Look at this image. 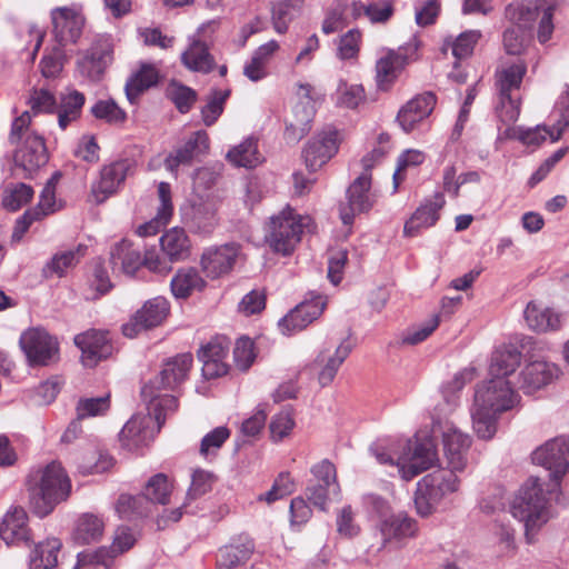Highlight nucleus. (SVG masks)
I'll use <instances>...</instances> for the list:
<instances>
[{
    "mask_svg": "<svg viewBox=\"0 0 569 569\" xmlns=\"http://www.w3.org/2000/svg\"><path fill=\"white\" fill-rule=\"evenodd\" d=\"M393 440L378 439L370 446V452L379 463L397 467L399 476L406 481L429 470L439 461L437 439L430 429H419L400 452H396Z\"/></svg>",
    "mask_w": 569,
    "mask_h": 569,
    "instance_id": "obj_1",
    "label": "nucleus"
},
{
    "mask_svg": "<svg viewBox=\"0 0 569 569\" xmlns=\"http://www.w3.org/2000/svg\"><path fill=\"white\" fill-rule=\"evenodd\" d=\"M559 490L556 481L531 476L513 498L510 512L523 523L528 543L533 542L535 533L550 519V501Z\"/></svg>",
    "mask_w": 569,
    "mask_h": 569,
    "instance_id": "obj_2",
    "label": "nucleus"
},
{
    "mask_svg": "<svg viewBox=\"0 0 569 569\" xmlns=\"http://www.w3.org/2000/svg\"><path fill=\"white\" fill-rule=\"evenodd\" d=\"M31 113L24 111L16 118L11 126L9 140L16 146L13 161L17 170L24 178H30L49 160L48 150L42 136L30 128Z\"/></svg>",
    "mask_w": 569,
    "mask_h": 569,
    "instance_id": "obj_3",
    "label": "nucleus"
},
{
    "mask_svg": "<svg viewBox=\"0 0 569 569\" xmlns=\"http://www.w3.org/2000/svg\"><path fill=\"white\" fill-rule=\"evenodd\" d=\"M517 401V395L510 382L503 377L486 380L477 385L470 416L473 423L490 427L498 417L510 410Z\"/></svg>",
    "mask_w": 569,
    "mask_h": 569,
    "instance_id": "obj_4",
    "label": "nucleus"
},
{
    "mask_svg": "<svg viewBox=\"0 0 569 569\" xmlns=\"http://www.w3.org/2000/svg\"><path fill=\"white\" fill-rule=\"evenodd\" d=\"M39 473V479L30 492V508L34 515L43 518L69 498L71 480L58 461H51Z\"/></svg>",
    "mask_w": 569,
    "mask_h": 569,
    "instance_id": "obj_5",
    "label": "nucleus"
},
{
    "mask_svg": "<svg viewBox=\"0 0 569 569\" xmlns=\"http://www.w3.org/2000/svg\"><path fill=\"white\" fill-rule=\"evenodd\" d=\"M310 223V217L300 216L287 206L270 218L266 242L274 252L288 256L295 250L303 230L308 229Z\"/></svg>",
    "mask_w": 569,
    "mask_h": 569,
    "instance_id": "obj_6",
    "label": "nucleus"
},
{
    "mask_svg": "<svg viewBox=\"0 0 569 569\" xmlns=\"http://www.w3.org/2000/svg\"><path fill=\"white\" fill-rule=\"evenodd\" d=\"M450 469H438L418 481L415 505L421 517H428L449 496L457 492L460 480Z\"/></svg>",
    "mask_w": 569,
    "mask_h": 569,
    "instance_id": "obj_7",
    "label": "nucleus"
},
{
    "mask_svg": "<svg viewBox=\"0 0 569 569\" xmlns=\"http://www.w3.org/2000/svg\"><path fill=\"white\" fill-rule=\"evenodd\" d=\"M112 59L111 40L106 36H99L87 50L79 52L77 72L89 82H98L102 79Z\"/></svg>",
    "mask_w": 569,
    "mask_h": 569,
    "instance_id": "obj_8",
    "label": "nucleus"
},
{
    "mask_svg": "<svg viewBox=\"0 0 569 569\" xmlns=\"http://www.w3.org/2000/svg\"><path fill=\"white\" fill-rule=\"evenodd\" d=\"M537 10L529 6L511 4L507 8V17L513 23L503 32V47L509 54H520L529 38Z\"/></svg>",
    "mask_w": 569,
    "mask_h": 569,
    "instance_id": "obj_9",
    "label": "nucleus"
},
{
    "mask_svg": "<svg viewBox=\"0 0 569 569\" xmlns=\"http://www.w3.org/2000/svg\"><path fill=\"white\" fill-rule=\"evenodd\" d=\"M19 345L30 366H48L58 359V342L43 328L23 331Z\"/></svg>",
    "mask_w": 569,
    "mask_h": 569,
    "instance_id": "obj_10",
    "label": "nucleus"
},
{
    "mask_svg": "<svg viewBox=\"0 0 569 569\" xmlns=\"http://www.w3.org/2000/svg\"><path fill=\"white\" fill-rule=\"evenodd\" d=\"M50 18L54 38L60 46L78 42L86 24L82 4L72 3L53 8Z\"/></svg>",
    "mask_w": 569,
    "mask_h": 569,
    "instance_id": "obj_11",
    "label": "nucleus"
},
{
    "mask_svg": "<svg viewBox=\"0 0 569 569\" xmlns=\"http://www.w3.org/2000/svg\"><path fill=\"white\" fill-rule=\"evenodd\" d=\"M569 456V437H556L537 448L531 459L533 463L545 467L549 473L547 481H560L568 470L566 457Z\"/></svg>",
    "mask_w": 569,
    "mask_h": 569,
    "instance_id": "obj_12",
    "label": "nucleus"
},
{
    "mask_svg": "<svg viewBox=\"0 0 569 569\" xmlns=\"http://www.w3.org/2000/svg\"><path fill=\"white\" fill-rule=\"evenodd\" d=\"M342 137L340 131L328 128L317 133L302 151L306 167L310 172L321 169L339 150Z\"/></svg>",
    "mask_w": 569,
    "mask_h": 569,
    "instance_id": "obj_13",
    "label": "nucleus"
},
{
    "mask_svg": "<svg viewBox=\"0 0 569 569\" xmlns=\"http://www.w3.org/2000/svg\"><path fill=\"white\" fill-rule=\"evenodd\" d=\"M170 305L163 297L149 299L122 326V332L128 338H136L142 331L160 326L168 317Z\"/></svg>",
    "mask_w": 569,
    "mask_h": 569,
    "instance_id": "obj_14",
    "label": "nucleus"
},
{
    "mask_svg": "<svg viewBox=\"0 0 569 569\" xmlns=\"http://www.w3.org/2000/svg\"><path fill=\"white\" fill-rule=\"evenodd\" d=\"M192 366V356L181 353L169 359L162 367L159 375L142 387V395H150L153 390L173 391L182 383Z\"/></svg>",
    "mask_w": 569,
    "mask_h": 569,
    "instance_id": "obj_15",
    "label": "nucleus"
},
{
    "mask_svg": "<svg viewBox=\"0 0 569 569\" xmlns=\"http://www.w3.org/2000/svg\"><path fill=\"white\" fill-rule=\"evenodd\" d=\"M418 50L417 41L400 47L397 51L388 50L376 63V82L380 90H388L398 78L402 68L413 59Z\"/></svg>",
    "mask_w": 569,
    "mask_h": 569,
    "instance_id": "obj_16",
    "label": "nucleus"
},
{
    "mask_svg": "<svg viewBox=\"0 0 569 569\" xmlns=\"http://www.w3.org/2000/svg\"><path fill=\"white\" fill-rule=\"evenodd\" d=\"M473 378V369L465 368L457 372L450 380L446 381L440 389L442 400L435 407V425L451 423L449 417L460 405L461 391L467 381Z\"/></svg>",
    "mask_w": 569,
    "mask_h": 569,
    "instance_id": "obj_17",
    "label": "nucleus"
},
{
    "mask_svg": "<svg viewBox=\"0 0 569 569\" xmlns=\"http://www.w3.org/2000/svg\"><path fill=\"white\" fill-rule=\"evenodd\" d=\"M371 176L362 172L348 188L347 202L340 204V218L343 224H351L355 216L368 211L375 202L371 192Z\"/></svg>",
    "mask_w": 569,
    "mask_h": 569,
    "instance_id": "obj_18",
    "label": "nucleus"
},
{
    "mask_svg": "<svg viewBox=\"0 0 569 569\" xmlns=\"http://www.w3.org/2000/svg\"><path fill=\"white\" fill-rule=\"evenodd\" d=\"M312 91L313 88L308 83L299 86L298 96L301 101L293 107L292 117L287 121L284 131V137L289 142H298L311 128L315 116Z\"/></svg>",
    "mask_w": 569,
    "mask_h": 569,
    "instance_id": "obj_19",
    "label": "nucleus"
},
{
    "mask_svg": "<svg viewBox=\"0 0 569 569\" xmlns=\"http://www.w3.org/2000/svg\"><path fill=\"white\" fill-rule=\"evenodd\" d=\"M148 400V415L142 420L140 416H133L123 427L137 426L149 427L151 422L162 427L169 422L178 409L177 398L161 390H153L150 395H142Z\"/></svg>",
    "mask_w": 569,
    "mask_h": 569,
    "instance_id": "obj_20",
    "label": "nucleus"
},
{
    "mask_svg": "<svg viewBox=\"0 0 569 569\" xmlns=\"http://www.w3.org/2000/svg\"><path fill=\"white\" fill-rule=\"evenodd\" d=\"M326 306L327 299L325 297L310 292V299L298 305L278 322L279 329L283 335L300 331L318 319Z\"/></svg>",
    "mask_w": 569,
    "mask_h": 569,
    "instance_id": "obj_21",
    "label": "nucleus"
},
{
    "mask_svg": "<svg viewBox=\"0 0 569 569\" xmlns=\"http://www.w3.org/2000/svg\"><path fill=\"white\" fill-rule=\"evenodd\" d=\"M560 368L546 360L528 361L520 370L517 379L518 389L531 395L558 379Z\"/></svg>",
    "mask_w": 569,
    "mask_h": 569,
    "instance_id": "obj_22",
    "label": "nucleus"
},
{
    "mask_svg": "<svg viewBox=\"0 0 569 569\" xmlns=\"http://www.w3.org/2000/svg\"><path fill=\"white\" fill-rule=\"evenodd\" d=\"M239 252L240 247L236 243L210 247L206 249L201 256V269L207 277L217 279L231 271Z\"/></svg>",
    "mask_w": 569,
    "mask_h": 569,
    "instance_id": "obj_23",
    "label": "nucleus"
},
{
    "mask_svg": "<svg viewBox=\"0 0 569 569\" xmlns=\"http://www.w3.org/2000/svg\"><path fill=\"white\" fill-rule=\"evenodd\" d=\"M376 528L381 536L382 546L389 543L401 545L418 533L417 521L406 512L390 513L388 517L380 519Z\"/></svg>",
    "mask_w": 569,
    "mask_h": 569,
    "instance_id": "obj_24",
    "label": "nucleus"
},
{
    "mask_svg": "<svg viewBox=\"0 0 569 569\" xmlns=\"http://www.w3.org/2000/svg\"><path fill=\"white\" fill-rule=\"evenodd\" d=\"M74 343L82 352L81 359L86 367H94L100 360L110 357L113 350L108 332L94 329L77 335Z\"/></svg>",
    "mask_w": 569,
    "mask_h": 569,
    "instance_id": "obj_25",
    "label": "nucleus"
},
{
    "mask_svg": "<svg viewBox=\"0 0 569 569\" xmlns=\"http://www.w3.org/2000/svg\"><path fill=\"white\" fill-rule=\"evenodd\" d=\"M436 102V96L431 92L417 94L409 100L397 114V121L401 129L406 133L413 131L431 114Z\"/></svg>",
    "mask_w": 569,
    "mask_h": 569,
    "instance_id": "obj_26",
    "label": "nucleus"
},
{
    "mask_svg": "<svg viewBox=\"0 0 569 569\" xmlns=\"http://www.w3.org/2000/svg\"><path fill=\"white\" fill-rule=\"evenodd\" d=\"M254 540L248 533L233 536L229 543L219 549L218 568L232 569L244 565L254 553Z\"/></svg>",
    "mask_w": 569,
    "mask_h": 569,
    "instance_id": "obj_27",
    "label": "nucleus"
},
{
    "mask_svg": "<svg viewBox=\"0 0 569 569\" xmlns=\"http://www.w3.org/2000/svg\"><path fill=\"white\" fill-rule=\"evenodd\" d=\"M229 342L226 339H213L201 348L199 359L202 362V376L206 379H214L228 372L226 358Z\"/></svg>",
    "mask_w": 569,
    "mask_h": 569,
    "instance_id": "obj_28",
    "label": "nucleus"
},
{
    "mask_svg": "<svg viewBox=\"0 0 569 569\" xmlns=\"http://www.w3.org/2000/svg\"><path fill=\"white\" fill-rule=\"evenodd\" d=\"M445 203V197L440 192L435 193L432 198L421 203L410 219L406 221L403 227L405 236L415 237L421 229L435 226L439 219V211L443 208Z\"/></svg>",
    "mask_w": 569,
    "mask_h": 569,
    "instance_id": "obj_29",
    "label": "nucleus"
},
{
    "mask_svg": "<svg viewBox=\"0 0 569 569\" xmlns=\"http://www.w3.org/2000/svg\"><path fill=\"white\" fill-rule=\"evenodd\" d=\"M350 352L351 345L347 340L341 341L333 350L323 349L319 352L315 359V366L319 369L318 381L322 387L333 381L340 366Z\"/></svg>",
    "mask_w": 569,
    "mask_h": 569,
    "instance_id": "obj_30",
    "label": "nucleus"
},
{
    "mask_svg": "<svg viewBox=\"0 0 569 569\" xmlns=\"http://www.w3.org/2000/svg\"><path fill=\"white\" fill-rule=\"evenodd\" d=\"M129 166L126 161H117L102 168L100 178L91 187V197L96 203H102L124 181Z\"/></svg>",
    "mask_w": 569,
    "mask_h": 569,
    "instance_id": "obj_31",
    "label": "nucleus"
},
{
    "mask_svg": "<svg viewBox=\"0 0 569 569\" xmlns=\"http://www.w3.org/2000/svg\"><path fill=\"white\" fill-rule=\"evenodd\" d=\"M208 148V134L204 131H197L182 147L166 158V169L177 176L180 166L190 164L194 156L206 152Z\"/></svg>",
    "mask_w": 569,
    "mask_h": 569,
    "instance_id": "obj_32",
    "label": "nucleus"
},
{
    "mask_svg": "<svg viewBox=\"0 0 569 569\" xmlns=\"http://www.w3.org/2000/svg\"><path fill=\"white\" fill-rule=\"evenodd\" d=\"M527 326L537 332H549L560 329L562 316L553 309L536 301H530L525 309Z\"/></svg>",
    "mask_w": 569,
    "mask_h": 569,
    "instance_id": "obj_33",
    "label": "nucleus"
},
{
    "mask_svg": "<svg viewBox=\"0 0 569 569\" xmlns=\"http://www.w3.org/2000/svg\"><path fill=\"white\" fill-rule=\"evenodd\" d=\"M442 437L449 469L462 471L466 467V451L470 445L468 437L460 429H448Z\"/></svg>",
    "mask_w": 569,
    "mask_h": 569,
    "instance_id": "obj_34",
    "label": "nucleus"
},
{
    "mask_svg": "<svg viewBox=\"0 0 569 569\" xmlns=\"http://www.w3.org/2000/svg\"><path fill=\"white\" fill-rule=\"evenodd\" d=\"M110 263L114 273L133 276L142 266V258L131 242L122 240L111 249Z\"/></svg>",
    "mask_w": 569,
    "mask_h": 569,
    "instance_id": "obj_35",
    "label": "nucleus"
},
{
    "mask_svg": "<svg viewBox=\"0 0 569 569\" xmlns=\"http://www.w3.org/2000/svg\"><path fill=\"white\" fill-rule=\"evenodd\" d=\"M159 207L156 217L140 226L138 233L141 237L156 234L160 228L167 226L172 217L173 206L171 201V188L168 182H160L158 186Z\"/></svg>",
    "mask_w": 569,
    "mask_h": 569,
    "instance_id": "obj_36",
    "label": "nucleus"
},
{
    "mask_svg": "<svg viewBox=\"0 0 569 569\" xmlns=\"http://www.w3.org/2000/svg\"><path fill=\"white\" fill-rule=\"evenodd\" d=\"M557 132V123L551 128L547 126H536L533 128H525L521 126L518 127H508L502 133L505 139H516L519 140L522 144L527 147L537 148L541 146L547 139H550L551 142H556L559 139H553L552 137Z\"/></svg>",
    "mask_w": 569,
    "mask_h": 569,
    "instance_id": "obj_37",
    "label": "nucleus"
},
{
    "mask_svg": "<svg viewBox=\"0 0 569 569\" xmlns=\"http://www.w3.org/2000/svg\"><path fill=\"white\" fill-rule=\"evenodd\" d=\"M27 513L22 508L9 510L0 522V538L7 543L27 540L29 529Z\"/></svg>",
    "mask_w": 569,
    "mask_h": 569,
    "instance_id": "obj_38",
    "label": "nucleus"
},
{
    "mask_svg": "<svg viewBox=\"0 0 569 569\" xmlns=\"http://www.w3.org/2000/svg\"><path fill=\"white\" fill-rule=\"evenodd\" d=\"M521 361V352L515 346H502L491 357L489 372L491 377H507L515 372Z\"/></svg>",
    "mask_w": 569,
    "mask_h": 569,
    "instance_id": "obj_39",
    "label": "nucleus"
},
{
    "mask_svg": "<svg viewBox=\"0 0 569 569\" xmlns=\"http://www.w3.org/2000/svg\"><path fill=\"white\" fill-rule=\"evenodd\" d=\"M161 249L171 262L190 254V241L183 229L172 228L160 238Z\"/></svg>",
    "mask_w": 569,
    "mask_h": 569,
    "instance_id": "obj_40",
    "label": "nucleus"
},
{
    "mask_svg": "<svg viewBox=\"0 0 569 569\" xmlns=\"http://www.w3.org/2000/svg\"><path fill=\"white\" fill-rule=\"evenodd\" d=\"M170 286L176 298L184 299L192 292L202 290L206 281L196 268L188 267L178 270L171 279Z\"/></svg>",
    "mask_w": 569,
    "mask_h": 569,
    "instance_id": "obj_41",
    "label": "nucleus"
},
{
    "mask_svg": "<svg viewBox=\"0 0 569 569\" xmlns=\"http://www.w3.org/2000/svg\"><path fill=\"white\" fill-rule=\"evenodd\" d=\"M181 61L191 71L208 73L213 69L214 61L207 44L200 40H193L188 49L182 52Z\"/></svg>",
    "mask_w": 569,
    "mask_h": 569,
    "instance_id": "obj_42",
    "label": "nucleus"
},
{
    "mask_svg": "<svg viewBox=\"0 0 569 569\" xmlns=\"http://www.w3.org/2000/svg\"><path fill=\"white\" fill-rule=\"evenodd\" d=\"M104 532L103 520L92 513H84L76 522L73 540L80 545L100 541Z\"/></svg>",
    "mask_w": 569,
    "mask_h": 569,
    "instance_id": "obj_43",
    "label": "nucleus"
},
{
    "mask_svg": "<svg viewBox=\"0 0 569 569\" xmlns=\"http://www.w3.org/2000/svg\"><path fill=\"white\" fill-rule=\"evenodd\" d=\"M227 159L236 167L254 168L262 163L263 157L258 150L257 140L248 138L230 149Z\"/></svg>",
    "mask_w": 569,
    "mask_h": 569,
    "instance_id": "obj_44",
    "label": "nucleus"
},
{
    "mask_svg": "<svg viewBox=\"0 0 569 569\" xmlns=\"http://www.w3.org/2000/svg\"><path fill=\"white\" fill-rule=\"evenodd\" d=\"M114 509L120 518L133 520L149 515L151 502L144 495L131 496L122 493L119 496Z\"/></svg>",
    "mask_w": 569,
    "mask_h": 569,
    "instance_id": "obj_45",
    "label": "nucleus"
},
{
    "mask_svg": "<svg viewBox=\"0 0 569 569\" xmlns=\"http://www.w3.org/2000/svg\"><path fill=\"white\" fill-rule=\"evenodd\" d=\"M61 542L57 538L38 543L30 555V569H51L58 563Z\"/></svg>",
    "mask_w": 569,
    "mask_h": 569,
    "instance_id": "obj_46",
    "label": "nucleus"
},
{
    "mask_svg": "<svg viewBox=\"0 0 569 569\" xmlns=\"http://www.w3.org/2000/svg\"><path fill=\"white\" fill-rule=\"evenodd\" d=\"M159 80V71L154 64L143 63L140 69L128 80L126 93L132 102L141 92L154 86Z\"/></svg>",
    "mask_w": 569,
    "mask_h": 569,
    "instance_id": "obj_47",
    "label": "nucleus"
},
{
    "mask_svg": "<svg viewBox=\"0 0 569 569\" xmlns=\"http://www.w3.org/2000/svg\"><path fill=\"white\" fill-rule=\"evenodd\" d=\"M218 223L217 207L213 202L196 203L192 208L190 228L202 234L211 233Z\"/></svg>",
    "mask_w": 569,
    "mask_h": 569,
    "instance_id": "obj_48",
    "label": "nucleus"
},
{
    "mask_svg": "<svg viewBox=\"0 0 569 569\" xmlns=\"http://www.w3.org/2000/svg\"><path fill=\"white\" fill-rule=\"evenodd\" d=\"M87 247L78 244L74 249L59 252L44 266L43 272L46 277H62L69 268L74 267L84 256Z\"/></svg>",
    "mask_w": 569,
    "mask_h": 569,
    "instance_id": "obj_49",
    "label": "nucleus"
},
{
    "mask_svg": "<svg viewBox=\"0 0 569 569\" xmlns=\"http://www.w3.org/2000/svg\"><path fill=\"white\" fill-rule=\"evenodd\" d=\"M527 67L522 62H516L497 71L496 87L498 93H513L519 90Z\"/></svg>",
    "mask_w": 569,
    "mask_h": 569,
    "instance_id": "obj_50",
    "label": "nucleus"
},
{
    "mask_svg": "<svg viewBox=\"0 0 569 569\" xmlns=\"http://www.w3.org/2000/svg\"><path fill=\"white\" fill-rule=\"evenodd\" d=\"M83 103L84 96L77 90H71L61 96V102L58 109V123L61 129L64 130L69 123L80 117Z\"/></svg>",
    "mask_w": 569,
    "mask_h": 569,
    "instance_id": "obj_51",
    "label": "nucleus"
},
{
    "mask_svg": "<svg viewBox=\"0 0 569 569\" xmlns=\"http://www.w3.org/2000/svg\"><path fill=\"white\" fill-rule=\"evenodd\" d=\"M480 38L481 32L478 30L465 31L453 40L446 39L443 43V50L450 48L452 56L457 60H462L472 54L473 48Z\"/></svg>",
    "mask_w": 569,
    "mask_h": 569,
    "instance_id": "obj_52",
    "label": "nucleus"
},
{
    "mask_svg": "<svg viewBox=\"0 0 569 569\" xmlns=\"http://www.w3.org/2000/svg\"><path fill=\"white\" fill-rule=\"evenodd\" d=\"M153 429H120L121 447L131 452H140L154 439Z\"/></svg>",
    "mask_w": 569,
    "mask_h": 569,
    "instance_id": "obj_53",
    "label": "nucleus"
},
{
    "mask_svg": "<svg viewBox=\"0 0 569 569\" xmlns=\"http://www.w3.org/2000/svg\"><path fill=\"white\" fill-rule=\"evenodd\" d=\"M33 194L34 191L29 184H9L3 191L2 206L10 211H17L22 206L29 203Z\"/></svg>",
    "mask_w": 569,
    "mask_h": 569,
    "instance_id": "obj_54",
    "label": "nucleus"
},
{
    "mask_svg": "<svg viewBox=\"0 0 569 569\" xmlns=\"http://www.w3.org/2000/svg\"><path fill=\"white\" fill-rule=\"evenodd\" d=\"M296 485L290 473L287 471L280 472L274 479L270 490L257 497L260 502L271 505L287 496L293 493Z\"/></svg>",
    "mask_w": 569,
    "mask_h": 569,
    "instance_id": "obj_55",
    "label": "nucleus"
},
{
    "mask_svg": "<svg viewBox=\"0 0 569 569\" xmlns=\"http://www.w3.org/2000/svg\"><path fill=\"white\" fill-rule=\"evenodd\" d=\"M496 113L498 119L508 127H512L520 114V100L515 93H498V102L496 104Z\"/></svg>",
    "mask_w": 569,
    "mask_h": 569,
    "instance_id": "obj_56",
    "label": "nucleus"
},
{
    "mask_svg": "<svg viewBox=\"0 0 569 569\" xmlns=\"http://www.w3.org/2000/svg\"><path fill=\"white\" fill-rule=\"evenodd\" d=\"M531 9L537 10V14L535 16V21L539 19L538 26V40L540 43H546L551 39L553 33V12L555 4L550 2L542 1L540 3H536L533 6L528 4Z\"/></svg>",
    "mask_w": 569,
    "mask_h": 569,
    "instance_id": "obj_57",
    "label": "nucleus"
},
{
    "mask_svg": "<svg viewBox=\"0 0 569 569\" xmlns=\"http://www.w3.org/2000/svg\"><path fill=\"white\" fill-rule=\"evenodd\" d=\"M303 0H283L276 3L271 9V20L276 32L284 33L293 19V11Z\"/></svg>",
    "mask_w": 569,
    "mask_h": 569,
    "instance_id": "obj_58",
    "label": "nucleus"
},
{
    "mask_svg": "<svg viewBox=\"0 0 569 569\" xmlns=\"http://www.w3.org/2000/svg\"><path fill=\"white\" fill-rule=\"evenodd\" d=\"M60 174L56 172L44 184L39 202L36 208L32 210L38 213L39 217L43 218L56 212L59 209V206L56 201V184Z\"/></svg>",
    "mask_w": 569,
    "mask_h": 569,
    "instance_id": "obj_59",
    "label": "nucleus"
},
{
    "mask_svg": "<svg viewBox=\"0 0 569 569\" xmlns=\"http://www.w3.org/2000/svg\"><path fill=\"white\" fill-rule=\"evenodd\" d=\"M426 159L422 151L418 149H408L403 151L397 160V168L393 172V189L397 190L399 184L405 180L406 170L420 166Z\"/></svg>",
    "mask_w": 569,
    "mask_h": 569,
    "instance_id": "obj_60",
    "label": "nucleus"
},
{
    "mask_svg": "<svg viewBox=\"0 0 569 569\" xmlns=\"http://www.w3.org/2000/svg\"><path fill=\"white\" fill-rule=\"evenodd\" d=\"M171 485L164 473H157L150 478L143 493L150 502L166 505L169 502Z\"/></svg>",
    "mask_w": 569,
    "mask_h": 569,
    "instance_id": "obj_61",
    "label": "nucleus"
},
{
    "mask_svg": "<svg viewBox=\"0 0 569 569\" xmlns=\"http://www.w3.org/2000/svg\"><path fill=\"white\" fill-rule=\"evenodd\" d=\"M439 326L438 317L435 316L425 323L415 326L403 331L400 336L401 346H415L425 341Z\"/></svg>",
    "mask_w": 569,
    "mask_h": 569,
    "instance_id": "obj_62",
    "label": "nucleus"
},
{
    "mask_svg": "<svg viewBox=\"0 0 569 569\" xmlns=\"http://www.w3.org/2000/svg\"><path fill=\"white\" fill-rule=\"evenodd\" d=\"M230 94L229 90H214L201 109L202 121L207 127L212 126L223 112V104Z\"/></svg>",
    "mask_w": 569,
    "mask_h": 569,
    "instance_id": "obj_63",
    "label": "nucleus"
},
{
    "mask_svg": "<svg viewBox=\"0 0 569 569\" xmlns=\"http://www.w3.org/2000/svg\"><path fill=\"white\" fill-rule=\"evenodd\" d=\"M168 96L181 113H187L197 100V92L193 89L176 81L169 84Z\"/></svg>",
    "mask_w": 569,
    "mask_h": 569,
    "instance_id": "obj_64",
    "label": "nucleus"
}]
</instances>
